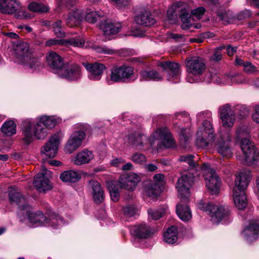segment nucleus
<instances>
[{
    "label": "nucleus",
    "mask_w": 259,
    "mask_h": 259,
    "mask_svg": "<svg viewBox=\"0 0 259 259\" xmlns=\"http://www.w3.org/2000/svg\"><path fill=\"white\" fill-rule=\"evenodd\" d=\"M76 0H58V5L60 8L70 9L75 4Z\"/></svg>",
    "instance_id": "5fc2aeb1"
},
{
    "label": "nucleus",
    "mask_w": 259,
    "mask_h": 259,
    "mask_svg": "<svg viewBox=\"0 0 259 259\" xmlns=\"http://www.w3.org/2000/svg\"><path fill=\"white\" fill-rule=\"evenodd\" d=\"M194 172H189L182 175L178 179L176 185L180 199V202L176 206V212L184 222H187L192 218L191 211L187 203L189 201L190 188L194 181Z\"/></svg>",
    "instance_id": "f257e3e1"
},
{
    "label": "nucleus",
    "mask_w": 259,
    "mask_h": 259,
    "mask_svg": "<svg viewBox=\"0 0 259 259\" xmlns=\"http://www.w3.org/2000/svg\"><path fill=\"white\" fill-rule=\"evenodd\" d=\"M124 214L127 217H132L137 212V209L133 205L126 206L123 208Z\"/></svg>",
    "instance_id": "864d4df0"
},
{
    "label": "nucleus",
    "mask_w": 259,
    "mask_h": 259,
    "mask_svg": "<svg viewBox=\"0 0 259 259\" xmlns=\"http://www.w3.org/2000/svg\"><path fill=\"white\" fill-rule=\"evenodd\" d=\"M131 232L132 234L139 239L148 238L150 235V228L145 223L132 227Z\"/></svg>",
    "instance_id": "c85d7f7f"
},
{
    "label": "nucleus",
    "mask_w": 259,
    "mask_h": 259,
    "mask_svg": "<svg viewBox=\"0 0 259 259\" xmlns=\"http://www.w3.org/2000/svg\"><path fill=\"white\" fill-rule=\"evenodd\" d=\"M111 80L116 82H127L135 80L137 77L134 67L125 64L115 66L111 70Z\"/></svg>",
    "instance_id": "423d86ee"
},
{
    "label": "nucleus",
    "mask_w": 259,
    "mask_h": 259,
    "mask_svg": "<svg viewBox=\"0 0 259 259\" xmlns=\"http://www.w3.org/2000/svg\"><path fill=\"white\" fill-rule=\"evenodd\" d=\"M185 63L188 73L187 80L191 83L198 80L205 69L204 61L201 57L186 59Z\"/></svg>",
    "instance_id": "39448f33"
},
{
    "label": "nucleus",
    "mask_w": 259,
    "mask_h": 259,
    "mask_svg": "<svg viewBox=\"0 0 259 259\" xmlns=\"http://www.w3.org/2000/svg\"><path fill=\"white\" fill-rule=\"evenodd\" d=\"M82 65L90 72V78L94 80H100L103 74V71L106 69V67L104 65L98 63H83Z\"/></svg>",
    "instance_id": "a211bd4d"
},
{
    "label": "nucleus",
    "mask_w": 259,
    "mask_h": 259,
    "mask_svg": "<svg viewBox=\"0 0 259 259\" xmlns=\"http://www.w3.org/2000/svg\"><path fill=\"white\" fill-rule=\"evenodd\" d=\"M23 62L27 63L29 68L32 71L36 70L41 66L39 58L34 55L33 52L31 57L28 58V60L23 61Z\"/></svg>",
    "instance_id": "79ce46f5"
},
{
    "label": "nucleus",
    "mask_w": 259,
    "mask_h": 259,
    "mask_svg": "<svg viewBox=\"0 0 259 259\" xmlns=\"http://www.w3.org/2000/svg\"><path fill=\"white\" fill-rule=\"evenodd\" d=\"M148 212L152 219L155 220H157L161 218L163 214V211L161 210H149Z\"/></svg>",
    "instance_id": "13d9d810"
},
{
    "label": "nucleus",
    "mask_w": 259,
    "mask_h": 259,
    "mask_svg": "<svg viewBox=\"0 0 259 259\" xmlns=\"http://www.w3.org/2000/svg\"><path fill=\"white\" fill-rule=\"evenodd\" d=\"M217 15L219 19L225 23H230L234 19V15L230 11H224L222 12H218Z\"/></svg>",
    "instance_id": "49530a36"
},
{
    "label": "nucleus",
    "mask_w": 259,
    "mask_h": 259,
    "mask_svg": "<svg viewBox=\"0 0 259 259\" xmlns=\"http://www.w3.org/2000/svg\"><path fill=\"white\" fill-rule=\"evenodd\" d=\"M243 70L244 72L250 74L257 71V68L250 62L247 61L244 64Z\"/></svg>",
    "instance_id": "6e6d98bb"
},
{
    "label": "nucleus",
    "mask_w": 259,
    "mask_h": 259,
    "mask_svg": "<svg viewBox=\"0 0 259 259\" xmlns=\"http://www.w3.org/2000/svg\"><path fill=\"white\" fill-rule=\"evenodd\" d=\"M59 138L57 135L52 136L48 143L43 147L41 151L47 156L53 158L56 155L59 144Z\"/></svg>",
    "instance_id": "aec40b11"
},
{
    "label": "nucleus",
    "mask_w": 259,
    "mask_h": 259,
    "mask_svg": "<svg viewBox=\"0 0 259 259\" xmlns=\"http://www.w3.org/2000/svg\"><path fill=\"white\" fill-rule=\"evenodd\" d=\"M59 76L69 81H76L81 77V67L75 63L64 66Z\"/></svg>",
    "instance_id": "9d476101"
},
{
    "label": "nucleus",
    "mask_w": 259,
    "mask_h": 259,
    "mask_svg": "<svg viewBox=\"0 0 259 259\" xmlns=\"http://www.w3.org/2000/svg\"><path fill=\"white\" fill-rule=\"evenodd\" d=\"M47 216L49 222L47 226H50L55 229L64 224L63 218L53 212L50 211L47 213Z\"/></svg>",
    "instance_id": "c9c22d12"
},
{
    "label": "nucleus",
    "mask_w": 259,
    "mask_h": 259,
    "mask_svg": "<svg viewBox=\"0 0 259 259\" xmlns=\"http://www.w3.org/2000/svg\"><path fill=\"white\" fill-rule=\"evenodd\" d=\"M131 160L136 164H144L147 162V157L145 155L140 153L134 154L131 158Z\"/></svg>",
    "instance_id": "09e8293b"
},
{
    "label": "nucleus",
    "mask_w": 259,
    "mask_h": 259,
    "mask_svg": "<svg viewBox=\"0 0 259 259\" xmlns=\"http://www.w3.org/2000/svg\"><path fill=\"white\" fill-rule=\"evenodd\" d=\"M180 18L183 24L181 25V28L183 30H187L191 27L190 23V15L189 11L186 9H182L180 14Z\"/></svg>",
    "instance_id": "58836bf2"
},
{
    "label": "nucleus",
    "mask_w": 259,
    "mask_h": 259,
    "mask_svg": "<svg viewBox=\"0 0 259 259\" xmlns=\"http://www.w3.org/2000/svg\"><path fill=\"white\" fill-rule=\"evenodd\" d=\"M176 119L182 121L183 122L188 123L190 121L189 114L185 111L177 112L174 114Z\"/></svg>",
    "instance_id": "603ef678"
},
{
    "label": "nucleus",
    "mask_w": 259,
    "mask_h": 259,
    "mask_svg": "<svg viewBox=\"0 0 259 259\" xmlns=\"http://www.w3.org/2000/svg\"><path fill=\"white\" fill-rule=\"evenodd\" d=\"M226 49L225 45H221L214 49L212 52L210 59L214 62H219L222 60L223 57L222 51Z\"/></svg>",
    "instance_id": "a18cd8bd"
},
{
    "label": "nucleus",
    "mask_w": 259,
    "mask_h": 259,
    "mask_svg": "<svg viewBox=\"0 0 259 259\" xmlns=\"http://www.w3.org/2000/svg\"><path fill=\"white\" fill-rule=\"evenodd\" d=\"M140 74L142 79L145 80H160L162 77L159 73L154 69H145L140 71Z\"/></svg>",
    "instance_id": "72a5a7b5"
},
{
    "label": "nucleus",
    "mask_w": 259,
    "mask_h": 259,
    "mask_svg": "<svg viewBox=\"0 0 259 259\" xmlns=\"http://www.w3.org/2000/svg\"><path fill=\"white\" fill-rule=\"evenodd\" d=\"M28 8L30 11L35 13H46L50 11V8L47 5L36 2L30 3Z\"/></svg>",
    "instance_id": "e433bc0d"
},
{
    "label": "nucleus",
    "mask_w": 259,
    "mask_h": 259,
    "mask_svg": "<svg viewBox=\"0 0 259 259\" xmlns=\"http://www.w3.org/2000/svg\"><path fill=\"white\" fill-rule=\"evenodd\" d=\"M1 131L5 135L11 136L16 132V124L13 120L6 121L1 127Z\"/></svg>",
    "instance_id": "4c0bfd02"
},
{
    "label": "nucleus",
    "mask_w": 259,
    "mask_h": 259,
    "mask_svg": "<svg viewBox=\"0 0 259 259\" xmlns=\"http://www.w3.org/2000/svg\"><path fill=\"white\" fill-rule=\"evenodd\" d=\"M140 181L141 178L138 174L131 172L121 175L119 178L118 183L120 188L132 191Z\"/></svg>",
    "instance_id": "ddd939ff"
},
{
    "label": "nucleus",
    "mask_w": 259,
    "mask_h": 259,
    "mask_svg": "<svg viewBox=\"0 0 259 259\" xmlns=\"http://www.w3.org/2000/svg\"><path fill=\"white\" fill-rule=\"evenodd\" d=\"M220 109L221 110L220 118L223 126L232 127L235 121V115L230 108V106L226 104L220 107Z\"/></svg>",
    "instance_id": "412c9836"
},
{
    "label": "nucleus",
    "mask_w": 259,
    "mask_h": 259,
    "mask_svg": "<svg viewBox=\"0 0 259 259\" xmlns=\"http://www.w3.org/2000/svg\"><path fill=\"white\" fill-rule=\"evenodd\" d=\"M164 179V176L162 174H157L153 177L154 182L151 183L158 184L159 186L162 185Z\"/></svg>",
    "instance_id": "052dcab7"
},
{
    "label": "nucleus",
    "mask_w": 259,
    "mask_h": 259,
    "mask_svg": "<svg viewBox=\"0 0 259 259\" xmlns=\"http://www.w3.org/2000/svg\"><path fill=\"white\" fill-rule=\"evenodd\" d=\"M89 185L92 189L93 198L97 204H100L103 202L104 199V194L103 188L100 183L95 180L89 182Z\"/></svg>",
    "instance_id": "a878e982"
},
{
    "label": "nucleus",
    "mask_w": 259,
    "mask_h": 259,
    "mask_svg": "<svg viewBox=\"0 0 259 259\" xmlns=\"http://www.w3.org/2000/svg\"><path fill=\"white\" fill-rule=\"evenodd\" d=\"M107 187L109 192H119V186L116 181H112L108 183Z\"/></svg>",
    "instance_id": "4d7b16f0"
},
{
    "label": "nucleus",
    "mask_w": 259,
    "mask_h": 259,
    "mask_svg": "<svg viewBox=\"0 0 259 259\" xmlns=\"http://www.w3.org/2000/svg\"><path fill=\"white\" fill-rule=\"evenodd\" d=\"M51 172L47 170L44 166L41 167V172L37 174L34 177L33 185L40 192L51 189L52 186L49 181Z\"/></svg>",
    "instance_id": "1a4fd4ad"
},
{
    "label": "nucleus",
    "mask_w": 259,
    "mask_h": 259,
    "mask_svg": "<svg viewBox=\"0 0 259 259\" xmlns=\"http://www.w3.org/2000/svg\"><path fill=\"white\" fill-rule=\"evenodd\" d=\"M239 77L238 76L234 75H227L226 76L227 81L229 82H237L238 79Z\"/></svg>",
    "instance_id": "774afa93"
},
{
    "label": "nucleus",
    "mask_w": 259,
    "mask_h": 259,
    "mask_svg": "<svg viewBox=\"0 0 259 259\" xmlns=\"http://www.w3.org/2000/svg\"><path fill=\"white\" fill-rule=\"evenodd\" d=\"M188 129L186 128H181L180 133V140L181 144L185 146L189 139V134L188 132Z\"/></svg>",
    "instance_id": "3c124183"
},
{
    "label": "nucleus",
    "mask_w": 259,
    "mask_h": 259,
    "mask_svg": "<svg viewBox=\"0 0 259 259\" xmlns=\"http://www.w3.org/2000/svg\"><path fill=\"white\" fill-rule=\"evenodd\" d=\"M198 205L199 208L206 212L214 223H219L230 215L228 207L224 205L216 204L212 202L205 204L202 202H200Z\"/></svg>",
    "instance_id": "20e7f679"
},
{
    "label": "nucleus",
    "mask_w": 259,
    "mask_h": 259,
    "mask_svg": "<svg viewBox=\"0 0 259 259\" xmlns=\"http://www.w3.org/2000/svg\"><path fill=\"white\" fill-rule=\"evenodd\" d=\"M28 219L30 223L35 225L36 227L47 226L48 223L47 213L44 214L40 211L30 212L28 213Z\"/></svg>",
    "instance_id": "bb28decb"
},
{
    "label": "nucleus",
    "mask_w": 259,
    "mask_h": 259,
    "mask_svg": "<svg viewBox=\"0 0 259 259\" xmlns=\"http://www.w3.org/2000/svg\"><path fill=\"white\" fill-rule=\"evenodd\" d=\"M111 198L112 201L116 202L119 198V192H110Z\"/></svg>",
    "instance_id": "69168bd1"
},
{
    "label": "nucleus",
    "mask_w": 259,
    "mask_h": 259,
    "mask_svg": "<svg viewBox=\"0 0 259 259\" xmlns=\"http://www.w3.org/2000/svg\"><path fill=\"white\" fill-rule=\"evenodd\" d=\"M209 165L203 163L200 168L204 170V177L206 181V186L212 194L219 192L221 182L215 170L209 168Z\"/></svg>",
    "instance_id": "0eeeda50"
},
{
    "label": "nucleus",
    "mask_w": 259,
    "mask_h": 259,
    "mask_svg": "<svg viewBox=\"0 0 259 259\" xmlns=\"http://www.w3.org/2000/svg\"><path fill=\"white\" fill-rule=\"evenodd\" d=\"M13 48L16 57L21 61H27L33 52L29 49L28 43L22 40L14 42Z\"/></svg>",
    "instance_id": "f8f14e48"
},
{
    "label": "nucleus",
    "mask_w": 259,
    "mask_h": 259,
    "mask_svg": "<svg viewBox=\"0 0 259 259\" xmlns=\"http://www.w3.org/2000/svg\"><path fill=\"white\" fill-rule=\"evenodd\" d=\"M242 233L248 241L256 240L259 234V221L250 222L249 225L244 229Z\"/></svg>",
    "instance_id": "b1692460"
},
{
    "label": "nucleus",
    "mask_w": 259,
    "mask_h": 259,
    "mask_svg": "<svg viewBox=\"0 0 259 259\" xmlns=\"http://www.w3.org/2000/svg\"><path fill=\"white\" fill-rule=\"evenodd\" d=\"M160 189V186L158 184L148 183L145 188V192L146 195L149 197H156Z\"/></svg>",
    "instance_id": "ea45409f"
},
{
    "label": "nucleus",
    "mask_w": 259,
    "mask_h": 259,
    "mask_svg": "<svg viewBox=\"0 0 259 259\" xmlns=\"http://www.w3.org/2000/svg\"><path fill=\"white\" fill-rule=\"evenodd\" d=\"M94 157L92 152L85 150L78 153L75 157L74 163L80 165L89 163Z\"/></svg>",
    "instance_id": "2f4dec72"
},
{
    "label": "nucleus",
    "mask_w": 259,
    "mask_h": 259,
    "mask_svg": "<svg viewBox=\"0 0 259 259\" xmlns=\"http://www.w3.org/2000/svg\"><path fill=\"white\" fill-rule=\"evenodd\" d=\"M252 119L256 123H259V106L256 108L255 112L252 115Z\"/></svg>",
    "instance_id": "338daca9"
},
{
    "label": "nucleus",
    "mask_w": 259,
    "mask_h": 259,
    "mask_svg": "<svg viewBox=\"0 0 259 259\" xmlns=\"http://www.w3.org/2000/svg\"><path fill=\"white\" fill-rule=\"evenodd\" d=\"M9 198L12 204H16L21 210H24L29 207V205L26 203V198L21 190L17 188H10Z\"/></svg>",
    "instance_id": "4468645a"
},
{
    "label": "nucleus",
    "mask_w": 259,
    "mask_h": 259,
    "mask_svg": "<svg viewBox=\"0 0 259 259\" xmlns=\"http://www.w3.org/2000/svg\"><path fill=\"white\" fill-rule=\"evenodd\" d=\"M97 51L99 53L108 55L113 54L114 53V51L113 50L108 48L106 47H99L97 48Z\"/></svg>",
    "instance_id": "680f3d73"
},
{
    "label": "nucleus",
    "mask_w": 259,
    "mask_h": 259,
    "mask_svg": "<svg viewBox=\"0 0 259 259\" xmlns=\"http://www.w3.org/2000/svg\"><path fill=\"white\" fill-rule=\"evenodd\" d=\"M155 134L159 136L164 147L169 148L174 146L175 142L172 135L167 128H159L156 131Z\"/></svg>",
    "instance_id": "c756f323"
},
{
    "label": "nucleus",
    "mask_w": 259,
    "mask_h": 259,
    "mask_svg": "<svg viewBox=\"0 0 259 259\" xmlns=\"http://www.w3.org/2000/svg\"><path fill=\"white\" fill-rule=\"evenodd\" d=\"M250 178L249 172L242 171L236 176L233 192L234 203L239 209H243L247 206V198L244 191L247 188Z\"/></svg>",
    "instance_id": "7ed1b4c3"
},
{
    "label": "nucleus",
    "mask_w": 259,
    "mask_h": 259,
    "mask_svg": "<svg viewBox=\"0 0 259 259\" xmlns=\"http://www.w3.org/2000/svg\"><path fill=\"white\" fill-rule=\"evenodd\" d=\"M35 138L36 139L41 140L45 139L47 135V130L42 126L38 121L35 123Z\"/></svg>",
    "instance_id": "c03bdc74"
},
{
    "label": "nucleus",
    "mask_w": 259,
    "mask_h": 259,
    "mask_svg": "<svg viewBox=\"0 0 259 259\" xmlns=\"http://www.w3.org/2000/svg\"><path fill=\"white\" fill-rule=\"evenodd\" d=\"M81 19L82 16L80 11L73 10L68 14L66 18V23L69 27H72L78 25Z\"/></svg>",
    "instance_id": "473e14b6"
},
{
    "label": "nucleus",
    "mask_w": 259,
    "mask_h": 259,
    "mask_svg": "<svg viewBox=\"0 0 259 259\" xmlns=\"http://www.w3.org/2000/svg\"><path fill=\"white\" fill-rule=\"evenodd\" d=\"M125 163V161L121 158H116L111 161V165L114 167H119Z\"/></svg>",
    "instance_id": "e2e57ef3"
},
{
    "label": "nucleus",
    "mask_w": 259,
    "mask_h": 259,
    "mask_svg": "<svg viewBox=\"0 0 259 259\" xmlns=\"http://www.w3.org/2000/svg\"><path fill=\"white\" fill-rule=\"evenodd\" d=\"M160 66L167 72V79H178L180 74V65L174 62L165 61L162 62Z\"/></svg>",
    "instance_id": "5701e85b"
},
{
    "label": "nucleus",
    "mask_w": 259,
    "mask_h": 259,
    "mask_svg": "<svg viewBox=\"0 0 259 259\" xmlns=\"http://www.w3.org/2000/svg\"><path fill=\"white\" fill-rule=\"evenodd\" d=\"M205 10L203 7H198L191 11L192 15L196 16L197 18H200L204 15Z\"/></svg>",
    "instance_id": "bf43d9fd"
},
{
    "label": "nucleus",
    "mask_w": 259,
    "mask_h": 259,
    "mask_svg": "<svg viewBox=\"0 0 259 259\" xmlns=\"http://www.w3.org/2000/svg\"><path fill=\"white\" fill-rule=\"evenodd\" d=\"M135 20L136 23L145 26H150L154 25L156 21L150 11L144 10L136 16Z\"/></svg>",
    "instance_id": "cd10ccee"
},
{
    "label": "nucleus",
    "mask_w": 259,
    "mask_h": 259,
    "mask_svg": "<svg viewBox=\"0 0 259 259\" xmlns=\"http://www.w3.org/2000/svg\"><path fill=\"white\" fill-rule=\"evenodd\" d=\"M231 139V135L229 132H227L226 136H221V138L215 145L218 152L227 158L231 157L233 155L232 148L230 145Z\"/></svg>",
    "instance_id": "9b49d317"
},
{
    "label": "nucleus",
    "mask_w": 259,
    "mask_h": 259,
    "mask_svg": "<svg viewBox=\"0 0 259 259\" xmlns=\"http://www.w3.org/2000/svg\"><path fill=\"white\" fill-rule=\"evenodd\" d=\"M39 122L46 129L53 128L57 124V120L54 117L47 116H41L39 118Z\"/></svg>",
    "instance_id": "37998d69"
},
{
    "label": "nucleus",
    "mask_w": 259,
    "mask_h": 259,
    "mask_svg": "<svg viewBox=\"0 0 259 259\" xmlns=\"http://www.w3.org/2000/svg\"><path fill=\"white\" fill-rule=\"evenodd\" d=\"M227 53L229 56H233L237 51L236 47H232L231 45H228L226 47Z\"/></svg>",
    "instance_id": "0e129e2a"
},
{
    "label": "nucleus",
    "mask_w": 259,
    "mask_h": 259,
    "mask_svg": "<svg viewBox=\"0 0 259 259\" xmlns=\"http://www.w3.org/2000/svg\"><path fill=\"white\" fill-rule=\"evenodd\" d=\"M85 133L81 131L74 132L70 136L65 146V150L69 153H72L79 148L85 138Z\"/></svg>",
    "instance_id": "dca6fc26"
},
{
    "label": "nucleus",
    "mask_w": 259,
    "mask_h": 259,
    "mask_svg": "<svg viewBox=\"0 0 259 259\" xmlns=\"http://www.w3.org/2000/svg\"><path fill=\"white\" fill-rule=\"evenodd\" d=\"M60 179L64 182L75 183L81 179V175L76 171L66 170L61 173Z\"/></svg>",
    "instance_id": "7c9ffc66"
},
{
    "label": "nucleus",
    "mask_w": 259,
    "mask_h": 259,
    "mask_svg": "<svg viewBox=\"0 0 259 259\" xmlns=\"http://www.w3.org/2000/svg\"><path fill=\"white\" fill-rule=\"evenodd\" d=\"M203 130H199L197 132V138L196 141L197 145L202 148L207 147L209 142L213 138V129L210 122L205 120L202 123Z\"/></svg>",
    "instance_id": "6e6552de"
},
{
    "label": "nucleus",
    "mask_w": 259,
    "mask_h": 259,
    "mask_svg": "<svg viewBox=\"0 0 259 259\" xmlns=\"http://www.w3.org/2000/svg\"><path fill=\"white\" fill-rule=\"evenodd\" d=\"M35 123L26 120L22 124V132L23 136V140L26 144H29L35 138Z\"/></svg>",
    "instance_id": "4be33fe9"
},
{
    "label": "nucleus",
    "mask_w": 259,
    "mask_h": 259,
    "mask_svg": "<svg viewBox=\"0 0 259 259\" xmlns=\"http://www.w3.org/2000/svg\"><path fill=\"white\" fill-rule=\"evenodd\" d=\"M46 58L49 66L54 71H57L59 74V72L63 69L65 65L62 57L56 52L50 51L47 54Z\"/></svg>",
    "instance_id": "f3484780"
},
{
    "label": "nucleus",
    "mask_w": 259,
    "mask_h": 259,
    "mask_svg": "<svg viewBox=\"0 0 259 259\" xmlns=\"http://www.w3.org/2000/svg\"><path fill=\"white\" fill-rule=\"evenodd\" d=\"M194 157L193 155L187 154L180 156L179 160L187 163L189 165L191 170L196 172L199 167V164L195 161Z\"/></svg>",
    "instance_id": "a19ab883"
},
{
    "label": "nucleus",
    "mask_w": 259,
    "mask_h": 259,
    "mask_svg": "<svg viewBox=\"0 0 259 259\" xmlns=\"http://www.w3.org/2000/svg\"><path fill=\"white\" fill-rule=\"evenodd\" d=\"M99 27L103 32L104 35L108 36L117 33L122 28V25L120 23L105 21L100 23Z\"/></svg>",
    "instance_id": "393cba45"
},
{
    "label": "nucleus",
    "mask_w": 259,
    "mask_h": 259,
    "mask_svg": "<svg viewBox=\"0 0 259 259\" xmlns=\"http://www.w3.org/2000/svg\"><path fill=\"white\" fill-rule=\"evenodd\" d=\"M21 9V4L16 0H0V12L3 14H13Z\"/></svg>",
    "instance_id": "6ab92c4d"
},
{
    "label": "nucleus",
    "mask_w": 259,
    "mask_h": 259,
    "mask_svg": "<svg viewBox=\"0 0 259 259\" xmlns=\"http://www.w3.org/2000/svg\"><path fill=\"white\" fill-rule=\"evenodd\" d=\"M249 133L248 127L242 125L237 127L236 137L241 140V148L245 156V162L250 165L254 164L259 155L258 150L255 148L254 143L246 137Z\"/></svg>",
    "instance_id": "f03ea898"
},
{
    "label": "nucleus",
    "mask_w": 259,
    "mask_h": 259,
    "mask_svg": "<svg viewBox=\"0 0 259 259\" xmlns=\"http://www.w3.org/2000/svg\"><path fill=\"white\" fill-rule=\"evenodd\" d=\"M178 231L176 226H171L169 227L163 234V240L169 243L173 244L178 239Z\"/></svg>",
    "instance_id": "f704fd0d"
},
{
    "label": "nucleus",
    "mask_w": 259,
    "mask_h": 259,
    "mask_svg": "<svg viewBox=\"0 0 259 259\" xmlns=\"http://www.w3.org/2000/svg\"><path fill=\"white\" fill-rule=\"evenodd\" d=\"M84 45V40L79 37L71 38L67 39H50L45 42L46 47L55 46L70 45L75 47L81 48Z\"/></svg>",
    "instance_id": "2eb2a0df"
},
{
    "label": "nucleus",
    "mask_w": 259,
    "mask_h": 259,
    "mask_svg": "<svg viewBox=\"0 0 259 259\" xmlns=\"http://www.w3.org/2000/svg\"><path fill=\"white\" fill-rule=\"evenodd\" d=\"M61 24V21L58 20L53 23L52 27L55 34L58 38H62L65 36V32L62 29Z\"/></svg>",
    "instance_id": "de8ad7c7"
},
{
    "label": "nucleus",
    "mask_w": 259,
    "mask_h": 259,
    "mask_svg": "<svg viewBox=\"0 0 259 259\" xmlns=\"http://www.w3.org/2000/svg\"><path fill=\"white\" fill-rule=\"evenodd\" d=\"M101 16V13L100 12L96 11L91 12L87 14L85 20L91 23H94L97 22Z\"/></svg>",
    "instance_id": "8fccbe9b"
}]
</instances>
